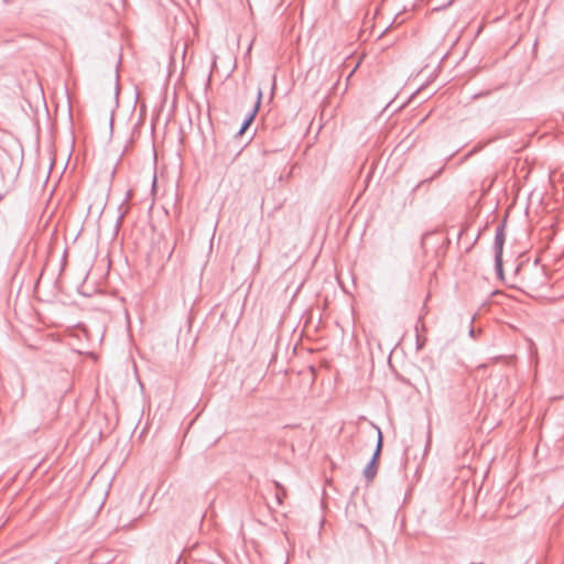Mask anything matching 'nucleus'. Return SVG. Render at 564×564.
<instances>
[{
	"label": "nucleus",
	"instance_id": "nucleus-4",
	"mask_svg": "<svg viewBox=\"0 0 564 564\" xmlns=\"http://www.w3.org/2000/svg\"><path fill=\"white\" fill-rule=\"evenodd\" d=\"M275 485V488H276V494H275V497H276V501L279 505L282 503V500L283 498L286 496V490L285 488L279 484L278 481L274 482Z\"/></svg>",
	"mask_w": 564,
	"mask_h": 564
},
{
	"label": "nucleus",
	"instance_id": "nucleus-2",
	"mask_svg": "<svg viewBox=\"0 0 564 564\" xmlns=\"http://www.w3.org/2000/svg\"><path fill=\"white\" fill-rule=\"evenodd\" d=\"M506 241L505 226L499 225L495 235V260L497 271L500 273L502 270V249Z\"/></svg>",
	"mask_w": 564,
	"mask_h": 564
},
{
	"label": "nucleus",
	"instance_id": "nucleus-1",
	"mask_svg": "<svg viewBox=\"0 0 564 564\" xmlns=\"http://www.w3.org/2000/svg\"><path fill=\"white\" fill-rule=\"evenodd\" d=\"M382 433L380 431V429H378V442H377V447H376V451L372 455V458L371 460L367 464V466L365 467L364 469V476L365 478L367 479L368 482L372 481L377 475V470H378V459H379V456L381 454V449H382Z\"/></svg>",
	"mask_w": 564,
	"mask_h": 564
},
{
	"label": "nucleus",
	"instance_id": "nucleus-3",
	"mask_svg": "<svg viewBox=\"0 0 564 564\" xmlns=\"http://www.w3.org/2000/svg\"><path fill=\"white\" fill-rule=\"evenodd\" d=\"M261 99H262V90L259 89L258 90V95H257V101H256V105L252 109V111L249 113V116L245 119L239 132H238V135H241L247 129L248 127L250 126V123L253 121L258 110H259V107H260V104H261Z\"/></svg>",
	"mask_w": 564,
	"mask_h": 564
}]
</instances>
